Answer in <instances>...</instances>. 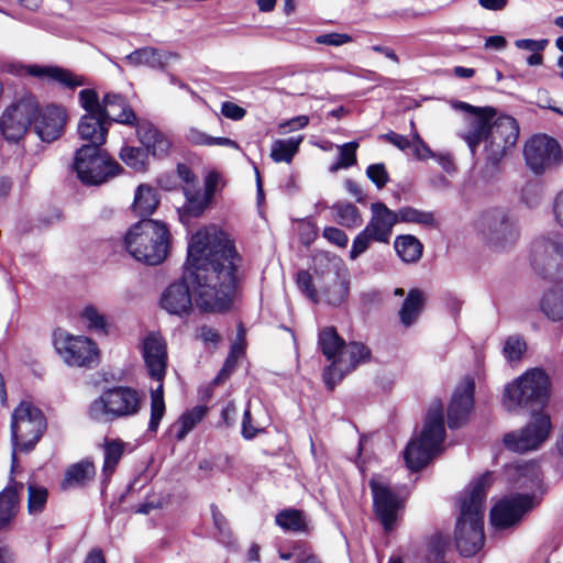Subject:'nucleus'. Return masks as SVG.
I'll return each mask as SVG.
<instances>
[{"instance_id": "f257e3e1", "label": "nucleus", "mask_w": 563, "mask_h": 563, "mask_svg": "<svg viewBox=\"0 0 563 563\" xmlns=\"http://www.w3.org/2000/svg\"><path fill=\"white\" fill-rule=\"evenodd\" d=\"M242 258L229 235L216 225L198 230L188 244L183 278L172 283L161 296V307L169 314L187 317L192 298L205 310H228L236 292Z\"/></svg>"}, {"instance_id": "f03ea898", "label": "nucleus", "mask_w": 563, "mask_h": 563, "mask_svg": "<svg viewBox=\"0 0 563 563\" xmlns=\"http://www.w3.org/2000/svg\"><path fill=\"white\" fill-rule=\"evenodd\" d=\"M493 483V474L485 473L460 497V514L454 530L456 549L464 556L475 555L484 545V514L486 490Z\"/></svg>"}, {"instance_id": "7ed1b4c3", "label": "nucleus", "mask_w": 563, "mask_h": 563, "mask_svg": "<svg viewBox=\"0 0 563 563\" xmlns=\"http://www.w3.org/2000/svg\"><path fill=\"white\" fill-rule=\"evenodd\" d=\"M124 244L126 251L136 261L147 265H158L168 255L170 233L164 222L142 220L129 229Z\"/></svg>"}, {"instance_id": "20e7f679", "label": "nucleus", "mask_w": 563, "mask_h": 563, "mask_svg": "<svg viewBox=\"0 0 563 563\" xmlns=\"http://www.w3.org/2000/svg\"><path fill=\"white\" fill-rule=\"evenodd\" d=\"M549 377L540 368H531L506 384L501 393V407L510 413L542 406L549 396Z\"/></svg>"}, {"instance_id": "39448f33", "label": "nucleus", "mask_w": 563, "mask_h": 563, "mask_svg": "<svg viewBox=\"0 0 563 563\" xmlns=\"http://www.w3.org/2000/svg\"><path fill=\"white\" fill-rule=\"evenodd\" d=\"M444 434L443 405L434 400L428 409L419 437L413 438L406 448L407 466L411 471L424 467L441 451Z\"/></svg>"}, {"instance_id": "423d86ee", "label": "nucleus", "mask_w": 563, "mask_h": 563, "mask_svg": "<svg viewBox=\"0 0 563 563\" xmlns=\"http://www.w3.org/2000/svg\"><path fill=\"white\" fill-rule=\"evenodd\" d=\"M142 356L151 378L158 384L151 390L148 431L156 432L165 413L163 380L167 368V347L161 334L151 332L142 341Z\"/></svg>"}, {"instance_id": "0eeeda50", "label": "nucleus", "mask_w": 563, "mask_h": 563, "mask_svg": "<svg viewBox=\"0 0 563 563\" xmlns=\"http://www.w3.org/2000/svg\"><path fill=\"white\" fill-rule=\"evenodd\" d=\"M142 395L129 386L104 389L88 407V416L96 422H113L136 416L142 409Z\"/></svg>"}, {"instance_id": "6e6552de", "label": "nucleus", "mask_w": 563, "mask_h": 563, "mask_svg": "<svg viewBox=\"0 0 563 563\" xmlns=\"http://www.w3.org/2000/svg\"><path fill=\"white\" fill-rule=\"evenodd\" d=\"M45 429L46 420L41 409L30 401H21L11 417L12 470L16 466V452H31Z\"/></svg>"}, {"instance_id": "1a4fd4ad", "label": "nucleus", "mask_w": 563, "mask_h": 563, "mask_svg": "<svg viewBox=\"0 0 563 563\" xmlns=\"http://www.w3.org/2000/svg\"><path fill=\"white\" fill-rule=\"evenodd\" d=\"M78 179L86 186H101L122 172L120 164L101 146L82 145L73 162Z\"/></svg>"}, {"instance_id": "9d476101", "label": "nucleus", "mask_w": 563, "mask_h": 563, "mask_svg": "<svg viewBox=\"0 0 563 563\" xmlns=\"http://www.w3.org/2000/svg\"><path fill=\"white\" fill-rule=\"evenodd\" d=\"M371 219L365 228L354 238L349 254L351 261H355L365 253L373 242L388 244L393 228L398 223L396 211L390 210L383 202L371 205Z\"/></svg>"}, {"instance_id": "9b49d317", "label": "nucleus", "mask_w": 563, "mask_h": 563, "mask_svg": "<svg viewBox=\"0 0 563 563\" xmlns=\"http://www.w3.org/2000/svg\"><path fill=\"white\" fill-rule=\"evenodd\" d=\"M38 112V101L30 92L16 96L0 114V136L9 143H18L27 133Z\"/></svg>"}, {"instance_id": "f8f14e48", "label": "nucleus", "mask_w": 563, "mask_h": 563, "mask_svg": "<svg viewBox=\"0 0 563 563\" xmlns=\"http://www.w3.org/2000/svg\"><path fill=\"white\" fill-rule=\"evenodd\" d=\"M452 107L466 113L465 128L459 132V135L474 154L479 144L490 134L494 121L498 119L499 114L493 107H474L463 101H455Z\"/></svg>"}, {"instance_id": "ddd939ff", "label": "nucleus", "mask_w": 563, "mask_h": 563, "mask_svg": "<svg viewBox=\"0 0 563 563\" xmlns=\"http://www.w3.org/2000/svg\"><path fill=\"white\" fill-rule=\"evenodd\" d=\"M519 135L517 121L507 114H499L494 121L490 134L484 141L486 158L496 164L514 148Z\"/></svg>"}, {"instance_id": "4468645a", "label": "nucleus", "mask_w": 563, "mask_h": 563, "mask_svg": "<svg viewBox=\"0 0 563 563\" xmlns=\"http://www.w3.org/2000/svg\"><path fill=\"white\" fill-rule=\"evenodd\" d=\"M551 431L550 417L545 413L534 415L530 422L519 431L504 435V445L512 451L525 453L540 448Z\"/></svg>"}, {"instance_id": "2eb2a0df", "label": "nucleus", "mask_w": 563, "mask_h": 563, "mask_svg": "<svg viewBox=\"0 0 563 563\" xmlns=\"http://www.w3.org/2000/svg\"><path fill=\"white\" fill-rule=\"evenodd\" d=\"M523 155L528 167L533 173L541 174L559 164L562 153L554 139L534 135L526 143Z\"/></svg>"}, {"instance_id": "dca6fc26", "label": "nucleus", "mask_w": 563, "mask_h": 563, "mask_svg": "<svg viewBox=\"0 0 563 563\" xmlns=\"http://www.w3.org/2000/svg\"><path fill=\"white\" fill-rule=\"evenodd\" d=\"M371 357L369 349L360 342L345 343L340 350L335 361L323 372V379L327 386L332 389L343 376L353 371L357 365L367 362Z\"/></svg>"}, {"instance_id": "f3484780", "label": "nucleus", "mask_w": 563, "mask_h": 563, "mask_svg": "<svg viewBox=\"0 0 563 563\" xmlns=\"http://www.w3.org/2000/svg\"><path fill=\"white\" fill-rule=\"evenodd\" d=\"M537 505L530 494H519L499 500L490 510V523L495 529H506L517 525Z\"/></svg>"}, {"instance_id": "a211bd4d", "label": "nucleus", "mask_w": 563, "mask_h": 563, "mask_svg": "<svg viewBox=\"0 0 563 563\" xmlns=\"http://www.w3.org/2000/svg\"><path fill=\"white\" fill-rule=\"evenodd\" d=\"M478 225L492 242L501 246L515 242L519 234L515 220L499 209L485 212Z\"/></svg>"}, {"instance_id": "6ab92c4d", "label": "nucleus", "mask_w": 563, "mask_h": 563, "mask_svg": "<svg viewBox=\"0 0 563 563\" xmlns=\"http://www.w3.org/2000/svg\"><path fill=\"white\" fill-rule=\"evenodd\" d=\"M369 487L373 494L374 509L379 521L386 531L394 528L397 514L401 508V500L396 493L385 482L373 477L369 481Z\"/></svg>"}, {"instance_id": "aec40b11", "label": "nucleus", "mask_w": 563, "mask_h": 563, "mask_svg": "<svg viewBox=\"0 0 563 563\" xmlns=\"http://www.w3.org/2000/svg\"><path fill=\"white\" fill-rule=\"evenodd\" d=\"M475 384L473 378L465 377L456 386L448 408V423L450 428L463 424L474 405Z\"/></svg>"}, {"instance_id": "412c9836", "label": "nucleus", "mask_w": 563, "mask_h": 563, "mask_svg": "<svg viewBox=\"0 0 563 563\" xmlns=\"http://www.w3.org/2000/svg\"><path fill=\"white\" fill-rule=\"evenodd\" d=\"M66 122V112L59 107L51 104L38 112L33 120L34 129L44 142H52L59 137Z\"/></svg>"}, {"instance_id": "4be33fe9", "label": "nucleus", "mask_w": 563, "mask_h": 563, "mask_svg": "<svg viewBox=\"0 0 563 563\" xmlns=\"http://www.w3.org/2000/svg\"><path fill=\"white\" fill-rule=\"evenodd\" d=\"M505 481L510 487L536 490L540 487V468L532 461H520L506 467Z\"/></svg>"}, {"instance_id": "5701e85b", "label": "nucleus", "mask_w": 563, "mask_h": 563, "mask_svg": "<svg viewBox=\"0 0 563 563\" xmlns=\"http://www.w3.org/2000/svg\"><path fill=\"white\" fill-rule=\"evenodd\" d=\"M12 74L18 76H30L42 84L59 85L66 88L70 87V74L68 70L56 65H14Z\"/></svg>"}, {"instance_id": "b1692460", "label": "nucleus", "mask_w": 563, "mask_h": 563, "mask_svg": "<svg viewBox=\"0 0 563 563\" xmlns=\"http://www.w3.org/2000/svg\"><path fill=\"white\" fill-rule=\"evenodd\" d=\"M134 128L139 141L144 145L147 153L156 157H165L169 154L172 141L152 122L146 119H141Z\"/></svg>"}, {"instance_id": "393cba45", "label": "nucleus", "mask_w": 563, "mask_h": 563, "mask_svg": "<svg viewBox=\"0 0 563 563\" xmlns=\"http://www.w3.org/2000/svg\"><path fill=\"white\" fill-rule=\"evenodd\" d=\"M532 264L537 271L556 269L563 277V246L554 242H543L534 246Z\"/></svg>"}, {"instance_id": "a878e982", "label": "nucleus", "mask_w": 563, "mask_h": 563, "mask_svg": "<svg viewBox=\"0 0 563 563\" xmlns=\"http://www.w3.org/2000/svg\"><path fill=\"white\" fill-rule=\"evenodd\" d=\"M175 58H178V55L175 53L146 46L126 55L124 60L133 67L146 66L152 69H163Z\"/></svg>"}, {"instance_id": "bb28decb", "label": "nucleus", "mask_w": 563, "mask_h": 563, "mask_svg": "<svg viewBox=\"0 0 563 563\" xmlns=\"http://www.w3.org/2000/svg\"><path fill=\"white\" fill-rule=\"evenodd\" d=\"M103 111L104 119L110 118L124 125L134 126L141 120L128 101L118 93H107L103 97Z\"/></svg>"}, {"instance_id": "cd10ccee", "label": "nucleus", "mask_w": 563, "mask_h": 563, "mask_svg": "<svg viewBox=\"0 0 563 563\" xmlns=\"http://www.w3.org/2000/svg\"><path fill=\"white\" fill-rule=\"evenodd\" d=\"M104 123V114L86 113L81 117L77 126L80 139L88 141V145L102 146L108 134Z\"/></svg>"}, {"instance_id": "c85d7f7f", "label": "nucleus", "mask_w": 563, "mask_h": 563, "mask_svg": "<svg viewBox=\"0 0 563 563\" xmlns=\"http://www.w3.org/2000/svg\"><path fill=\"white\" fill-rule=\"evenodd\" d=\"M183 192L186 198L185 205L178 210L183 222L186 218H196L201 216L211 205L210 199L202 190L196 187L183 186Z\"/></svg>"}, {"instance_id": "c756f323", "label": "nucleus", "mask_w": 563, "mask_h": 563, "mask_svg": "<svg viewBox=\"0 0 563 563\" xmlns=\"http://www.w3.org/2000/svg\"><path fill=\"white\" fill-rule=\"evenodd\" d=\"M100 351L97 343L88 336L73 335V365L90 367L97 365Z\"/></svg>"}, {"instance_id": "7c9ffc66", "label": "nucleus", "mask_w": 563, "mask_h": 563, "mask_svg": "<svg viewBox=\"0 0 563 563\" xmlns=\"http://www.w3.org/2000/svg\"><path fill=\"white\" fill-rule=\"evenodd\" d=\"M77 321L89 332L109 334L110 323L107 316L93 305L84 306L77 313Z\"/></svg>"}, {"instance_id": "2f4dec72", "label": "nucleus", "mask_w": 563, "mask_h": 563, "mask_svg": "<svg viewBox=\"0 0 563 563\" xmlns=\"http://www.w3.org/2000/svg\"><path fill=\"white\" fill-rule=\"evenodd\" d=\"M424 300V294L420 289H411L407 294L398 313L402 325L411 327L416 323L423 310Z\"/></svg>"}, {"instance_id": "473e14b6", "label": "nucleus", "mask_w": 563, "mask_h": 563, "mask_svg": "<svg viewBox=\"0 0 563 563\" xmlns=\"http://www.w3.org/2000/svg\"><path fill=\"white\" fill-rule=\"evenodd\" d=\"M275 523L286 532L308 533L310 531L306 515L294 508L279 511L275 517Z\"/></svg>"}, {"instance_id": "72a5a7b5", "label": "nucleus", "mask_w": 563, "mask_h": 563, "mask_svg": "<svg viewBox=\"0 0 563 563\" xmlns=\"http://www.w3.org/2000/svg\"><path fill=\"white\" fill-rule=\"evenodd\" d=\"M159 203L157 191L147 184L140 185L134 194L132 209L140 217L151 216Z\"/></svg>"}, {"instance_id": "f704fd0d", "label": "nucleus", "mask_w": 563, "mask_h": 563, "mask_svg": "<svg viewBox=\"0 0 563 563\" xmlns=\"http://www.w3.org/2000/svg\"><path fill=\"white\" fill-rule=\"evenodd\" d=\"M394 249L399 258L407 264L417 263L423 252L422 243L411 234L398 235L394 241Z\"/></svg>"}, {"instance_id": "c9c22d12", "label": "nucleus", "mask_w": 563, "mask_h": 563, "mask_svg": "<svg viewBox=\"0 0 563 563\" xmlns=\"http://www.w3.org/2000/svg\"><path fill=\"white\" fill-rule=\"evenodd\" d=\"M26 510L29 516L38 517L44 512L48 499V490L45 486L37 484L33 479L26 483Z\"/></svg>"}, {"instance_id": "e433bc0d", "label": "nucleus", "mask_w": 563, "mask_h": 563, "mask_svg": "<svg viewBox=\"0 0 563 563\" xmlns=\"http://www.w3.org/2000/svg\"><path fill=\"white\" fill-rule=\"evenodd\" d=\"M303 136L278 139L272 143L271 158L275 163L290 164L299 151Z\"/></svg>"}, {"instance_id": "4c0bfd02", "label": "nucleus", "mask_w": 563, "mask_h": 563, "mask_svg": "<svg viewBox=\"0 0 563 563\" xmlns=\"http://www.w3.org/2000/svg\"><path fill=\"white\" fill-rule=\"evenodd\" d=\"M19 510V496L16 487H5L0 493V530L7 529Z\"/></svg>"}, {"instance_id": "58836bf2", "label": "nucleus", "mask_w": 563, "mask_h": 563, "mask_svg": "<svg viewBox=\"0 0 563 563\" xmlns=\"http://www.w3.org/2000/svg\"><path fill=\"white\" fill-rule=\"evenodd\" d=\"M340 260L338 257L329 258L327 256L316 258V271L324 266L327 275L332 280V288L338 292L336 296H327V301L331 305H339L343 300L344 288L339 282Z\"/></svg>"}, {"instance_id": "ea45409f", "label": "nucleus", "mask_w": 563, "mask_h": 563, "mask_svg": "<svg viewBox=\"0 0 563 563\" xmlns=\"http://www.w3.org/2000/svg\"><path fill=\"white\" fill-rule=\"evenodd\" d=\"M319 345L324 356L330 361H335L340 350L344 347L345 342L339 336L334 328H325L319 334Z\"/></svg>"}, {"instance_id": "a19ab883", "label": "nucleus", "mask_w": 563, "mask_h": 563, "mask_svg": "<svg viewBox=\"0 0 563 563\" xmlns=\"http://www.w3.org/2000/svg\"><path fill=\"white\" fill-rule=\"evenodd\" d=\"M331 210L334 220L347 229L358 228L363 222L358 209L352 203H338Z\"/></svg>"}, {"instance_id": "79ce46f5", "label": "nucleus", "mask_w": 563, "mask_h": 563, "mask_svg": "<svg viewBox=\"0 0 563 563\" xmlns=\"http://www.w3.org/2000/svg\"><path fill=\"white\" fill-rule=\"evenodd\" d=\"M206 407L197 406L192 410L185 412L174 424L176 429L175 438L178 441L185 439V437L199 423L206 415Z\"/></svg>"}, {"instance_id": "37998d69", "label": "nucleus", "mask_w": 563, "mask_h": 563, "mask_svg": "<svg viewBox=\"0 0 563 563\" xmlns=\"http://www.w3.org/2000/svg\"><path fill=\"white\" fill-rule=\"evenodd\" d=\"M541 309L552 320L563 319V286L544 294Z\"/></svg>"}, {"instance_id": "c03bdc74", "label": "nucleus", "mask_w": 563, "mask_h": 563, "mask_svg": "<svg viewBox=\"0 0 563 563\" xmlns=\"http://www.w3.org/2000/svg\"><path fill=\"white\" fill-rule=\"evenodd\" d=\"M124 452V443L121 440L106 441L103 444V467L102 472L106 477H110L114 472Z\"/></svg>"}, {"instance_id": "a18cd8bd", "label": "nucleus", "mask_w": 563, "mask_h": 563, "mask_svg": "<svg viewBox=\"0 0 563 563\" xmlns=\"http://www.w3.org/2000/svg\"><path fill=\"white\" fill-rule=\"evenodd\" d=\"M398 222L415 223L423 227H432L435 222L431 211L419 210L412 207H402L396 211Z\"/></svg>"}, {"instance_id": "49530a36", "label": "nucleus", "mask_w": 563, "mask_h": 563, "mask_svg": "<svg viewBox=\"0 0 563 563\" xmlns=\"http://www.w3.org/2000/svg\"><path fill=\"white\" fill-rule=\"evenodd\" d=\"M119 156L126 166L136 172H144L147 167V152L143 148L124 146Z\"/></svg>"}, {"instance_id": "de8ad7c7", "label": "nucleus", "mask_w": 563, "mask_h": 563, "mask_svg": "<svg viewBox=\"0 0 563 563\" xmlns=\"http://www.w3.org/2000/svg\"><path fill=\"white\" fill-rule=\"evenodd\" d=\"M55 352L66 364L70 362V332L65 328H56L52 333Z\"/></svg>"}, {"instance_id": "09e8293b", "label": "nucleus", "mask_w": 563, "mask_h": 563, "mask_svg": "<svg viewBox=\"0 0 563 563\" xmlns=\"http://www.w3.org/2000/svg\"><path fill=\"white\" fill-rule=\"evenodd\" d=\"M96 468L90 460H82L73 464V487L85 486L87 483L93 481Z\"/></svg>"}, {"instance_id": "8fccbe9b", "label": "nucleus", "mask_w": 563, "mask_h": 563, "mask_svg": "<svg viewBox=\"0 0 563 563\" xmlns=\"http://www.w3.org/2000/svg\"><path fill=\"white\" fill-rule=\"evenodd\" d=\"M357 142H349L338 147L339 162L330 167L331 173H335L341 168H349L356 163Z\"/></svg>"}, {"instance_id": "3c124183", "label": "nucleus", "mask_w": 563, "mask_h": 563, "mask_svg": "<svg viewBox=\"0 0 563 563\" xmlns=\"http://www.w3.org/2000/svg\"><path fill=\"white\" fill-rule=\"evenodd\" d=\"M79 104L91 114H104L103 104L99 102L98 93L92 89H82L78 95Z\"/></svg>"}, {"instance_id": "603ef678", "label": "nucleus", "mask_w": 563, "mask_h": 563, "mask_svg": "<svg viewBox=\"0 0 563 563\" xmlns=\"http://www.w3.org/2000/svg\"><path fill=\"white\" fill-rule=\"evenodd\" d=\"M526 342L518 335L509 336L504 345L503 353L510 361H519L526 351Z\"/></svg>"}, {"instance_id": "864d4df0", "label": "nucleus", "mask_w": 563, "mask_h": 563, "mask_svg": "<svg viewBox=\"0 0 563 563\" xmlns=\"http://www.w3.org/2000/svg\"><path fill=\"white\" fill-rule=\"evenodd\" d=\"M296 283L300 291H302L311 301L319 300L318 291L312 284L311 275L307 271H300L297 274Z\"/></svg>"}, {"instance_id": "5fc2aeb1", "label": "nucleus", "mask_w": 563, "mask_h": 563, "mask_svg": "<svg viewBox=\"0 0 563 563\" xmlns=\"http://www.w3.org/2000/svg\"><path fill=\"white\" fill-rule=\"evenodd\" d=\"M411 150L417 159L426 161L435 157V154L424 143L418 132L412 133Z\"/></svg>"}, {"instance_id": "6e6d98bb", "label": "nucleus", "mask_w": 563, "mask_h": 563, "mask_svg": "<svg viewBox=\"0 0 563 563\" xmlns=\"http://www.w3.org/2000/svg\"><path fill=\"white\" fill-rule=\"evenodd\" d=\"M367 177L377 186L383 188L388 183L389 177L384 164H373L366 169Z\"/></svg>"}, {"instance_id": "4d7b16f0", "label": "nucleus", "mask_w": 563, "mask_h": 563, "mask_svg": "<svg viewBox=\"0 0 563 563\" xmlns=\"http://www.w3.org/2000/svg\"><path fill=\"white\" fill-rule=\"evenodd\" d=\"M316 42L322 45L341 46L352 42V36L346 33H327L316 37Z\"/></svg>"}, {"instance_id": "13d9d810", "label": "nucleus", "mask_w": 563, "mask_h": 563, "mask_svg": "<svg viewBox=\"0 0 563 563\" xmlns=\"http://www.w3.org/2000/svg\"><path fill=\"white\" fill-rule=\"evenodd\" d=\"M322 235L327 241L339 247H346L349 243V238L345 232L334 227L324 228Z\"/></svg>"}, {"instance_id": "bf43d9fd", "label": "nucleus", "mask_w": 563, "mask_h": 563, "mask_svg": "<svg viewBox=\"0 0 563 563\" xmlns=\"http://www.w3.org/2000/svg\"><path fill=\"white\" fill-rule=\"evenodd\" d=\"M309 124V117L308 115H298L295 118H291L285 122H282L278 125L279 132L285 134L289 132H294L300 129L306 128Z\"/></svg>"}, {"instance_id": "052dcab7", "label": "nucleus", "mask_w": 563, "mask_h": 563, "mask_svg": "<svg viewBox=\"0 0 563 563\" xmlns=\"http://www.w3.org/2000/svg\"><path fill=\"white\" fill-rule=\"evenodd\" d=\"M221 113L228 119L239 121L245 117L246 110L234 102L225 101L221 106Z\"/></svg>"}, {"instance_id": "680f3d73", "label": "nucleus", "mask_w": 563, "mask_h": 563, "mask_svg": "<svg viewBox=\"0 0 563 563\" xmlns=\"http://www.w3.org/2000/svg\"><path fill=\"white\" fill-rule=\"evenodd\" d=\"M515 45L519 49H526L530 52H542L548 45V40H530L521 38L515 42Z\"/></svg>"}, {"instance_id": "e2e57ef3", "label": "nucleus", "mask_w": 563, "mask_h": 563, "mask_svg": "<svg viewBox=\"0 0 563 563\" xmlns=\"http://www.w3.org/2000/svg\"><path fill=\"white\" fill-rule=\"evenodd\" d=\"M220 181H221V177L218 173H209L206 178H205V184H203V192L210 198V199H213L216 192L218 191L219 189V186H220Z\"/></svg>"}, {"instance_id": "0e129e2a", "label": "nucleus", "mask_w": 563, "mask_h": 563, "mask_svg": "<svg viewBox=\"0 0 563 563\" xmlns=\"http://www.w3.org/2000/svg\"><path fill=\"white\" fill-rule=\"evenodd\" d=\"M385 140H387L390 144L399 148L400 151H406L408 148H411L412 139L409 140L407 136L389 132L383 135Z\"/></svg>"}, {"instance_id": "69168bd1", "label": "nucleus", "mask_w": 563, "mask_h": 563, "mask_svg": "<svg viewBox=\"0 0 563 563\" xmlns=\"http://www.w3.org/2000/svg\"><path fill=\"white\" fill-rule=\"evenodd\" d=\"M187 140L195 145L210 146L211 143V136L197 128L188 130Z\"/></svg>"}, {"instance_id": "338daca9", "label": "nucleus", "mask_w": 563, "mask_h": 563, "mask_svg": "<svg viewBox=\"0 0 563 563\" xmlns=\"http://www.w3.org/2000/svg\"><path fill=\"white\" fill-rule=\"evenodd\" d=\"M238 361H239V358L236 356L229 353V355L224 362V365H223L222 369L220 371V373L218 374V376L216 377L214 382L221 383L224 379H227L230 376V374L234 371Z\"/></svg>"}, {"instance_id": "774afa93", "label": "nucleus", "mask_w": 563, "mask_h": 563, "mask_svg": "<svg viewBox=\"0 0 563 563\" xmlns=\"http://www.w3.org/2000/svg\"><path fill=\"white\" fill-rule=\"evenodd\" d=\"M177 175L184 181V186H190L191 188L197 186V177L188 166L179 164Z\"/></svg>"}]
</instances>
